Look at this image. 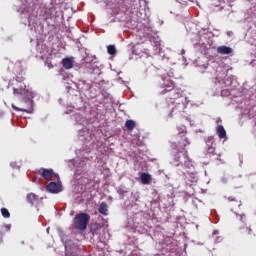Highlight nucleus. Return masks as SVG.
I'll list each match as a JSON object with an SVG mask.
<instances>
[{
	"instance_id": "nucleus-1",
	"label": "nucleus",
	"mask_w": 256,
	"mask_h": 256,
	"mask_svg": "<svg viewBox=\"0 0 256 256\" xmlns=\"http://www.w3.org/2000/svg\"><path fill=\"white\" fill-rule=\"evenodd\" d=\"M13 94L16 97H22L20 103H22L21 107L15 106L12 104V109L14 111H22L23 113H33V92L27 89V85L25 83L20 82L16 87L13 88Z\"/></svg>"
},
{
	"instance_id": "nucleus-2",
	"label": "nucleus",
	"mask_w": 256,
	"mask_h": 256,
	"mask_svg": "<svg viewBox=\"0 0 256 256\" xmlns=\"http://www.w3.org/2000/svg\"><path fill=\"white\" fill-rule=\"evenodd\" d=\"M177 143H172V149H177L176 159L179 161L183 159L184 161H190L189 154L187 151H183L187 145H190L189 138H187V127L184 125L177 126Z\"/></svg>"
},
{
	"instance_id": "nucleus-3",
	"label": "nucleus",
	"mask_w": 256,
	"mask_h": 256,
	"mask_svg": "<svg viewBox=\"0 0 256 256\" xmlns=\"http://www.w3.org/2000/svg\"><path fill=\"white\" fill-rule=\"evenodd\" d=\"M160 87L162 90V93H171L170 99H180L181 97V90L175 88V82L171 80V76H161L160 80Z\"/></svg>"
},
{
	"instance_id": "nucleus-4",
	"label": "nucleus",
	"mask_w": 256,
	"mask_h": 256,
	"mask_svg": "<svg viewBox=\"0 0 256 256\" xmlns=\"http://www.w3.org/2000/svg\"><path fill=\"white\" fill-rule=\"evenodd\" d=\"M89 221H91V216L88 213L76 214L73 220L74 229H77V231H86Z\"/></svg>"
},
{
	"instance_id": "nucleus-5",
	"label": "nucleus",
	"mask_w": 256,
	"mask_h": 256,
	"mask_svg": "<svg viewBox=\"0 0 256 256\" xmlns=\"http://www.w3.org/2000/svg\"><path fill=\"white\" fill-rule=\"evenodd\" d=\"M46 189H47V191H49V193H61V191H63L61 184H59L57 182H50L46 186Z\"/></svg>"
},
{
	"instance_id": "nucleus-6",
	"label": "nucleus",
	"mask_w": 256,
	"mask_h": 256,
	"mask_svg": "<svg viewBox=\"0 0 256 256\" xmlns=\"http://www.w3.org/2000/svg\"><path fill=\"white\" fill-rule=\"evenodd\" d=\"M178 99H174L173 103H175V106L172 108V113H182V111H185V103Z\"/></svg>"
},
{
	"instance_id": "nucleus-7",
	"label": "nucleus",
	"mask_w": 256,
	"mask_h": 256,
	"mask_svg": "<svg viewBox=\"0 0 256 256\" xmlns=\"http://www.w3.org/2000/svg\"><path fill=\"white\" fill-rule=\"evenodd\" d=\"M27 203L31 204L32 207H37L39 205V196H37L35 193H30L26 196Z\"/></svg>"
},
{
	"instance_id": "nucleus-8",
	"label": "nucleus",
	"mask_w": 256,
	"mask_h": 256,
	"mask_svg": "<svg viewBox=\"0 0 256 256\" xmlns=\"http://www.w3.org/2000/svg\"><path fill=\"white\" fill-rule=\"evenodd\" d=\"M38 173L43 177V179H46L47 181L53 179V170L51 169L40 168Z\"/></svg>"
},
{
	"instance_id": "nucleus-9",
	"label": "nucleus",
	"mask_w": 256,
	"mask_h": 256,
	"mask_svg": "<svg viewBox=\"0 0 256 256\" xmlns=\"http://www.w3.org/2000/svg\"><path fill=\"white\" fill-rule=\"evenodd\" d=\"M228 201L232 211L233 209H239V207H241V200L235 196H229Z\"/></svg>"
},
{
	"instance_id": "nucleus-10",
	"label": "nucleus",
	"mask_w": 256,
	"mask_h": 256,
	"mask_svg": "<svg viewBox=\"0 0 256 256\" xmlns=\"http://www.w3.org/2000/svg\"><path fill=\"white\" fill-rule=\"evenodd\" d=\"M140 179H141L142 185H150L151 182L153 181V177L151 176V174H149L147 172L141 173Z\"/></svg>"
},
{
	"instance_id": "nucleus-11",
	"label": "nucleus",
	"mask_w": 256,
	"mask_h": 256,
	"mask_svg": "<svg viewBox=\"0 0 256 256\" xmlns=\"http://www.w3.org/2000/svg\"><path fill=\"white\" fill-rule=\"evenodd\" d=\"M217 53L220 55H231V53H233V49L229 46H219L217 48Z\"/></svg>"
},
{
	"instance_id": "nucleus-12",
	"label": "nucleus",
	"mask_w": 256,
	"mask_h": 256,
	"mask_svg": "<svg viewBox=\"0 0 256 256\" xmlns=\"http://www.w3.org/2000/svg\"><path fill=\"white\" fill-rule=\"evenodd\" d=\"M216 133L219 139H227V131L225 130V127H223V125H218L216 127Z\"/></svg>"
},
{
	"instance_id": "nucleus-13",
	"label": "nucleus",
	"mask_w": 256,
	"mask_h": 256,
	"mask_svg": "<svg viewBox=\"0 0 256 256\" xmlns=\"http://www.w3.org/2000/svg\"><path fill=\"white\" fill-rule=\"evenodd\" d=\"M206 145L208 147V153H215V139L213 137L207 138Z\"/></svg>"
},
{
	"instance_id": "nucleus-14",
	"label": "nucleus",
	"mask_w": 256,
	"mask_h": 256,
	"mask_svg": "<svg viewBox=\"0 0 256 256\" xmlns=\"http://www.w3.org/2000/svg\"><path fill=\"white\" fill-rule=\"evenodd\" d=\"M62 65L64 69H73V59L66 57L62 59Z\"/></svg>"
},
{
	"instance_id": "nucleus-15",
	"label": "nucleus",
	"mask_w": 256,
	"mask_h": 256,
	"mask_svg": "<svg viewBox=\"0 0 256 256\" xmlns=\"http://www.w3.org/2000/svg\"><path fill=\"white\" fill-rule=\"evenodd\" d=\"M99 213H101V215H108V211H109V207L107 206V202H102L98 208Z\"/></svg>"
},
{
	"instance_id": "nucleus-16",
	"label": "nucleus",
	"mask_w": 256,
	"mask_h": 256,
	"mask_svg": "<svg viewBox=\"0 0 256 256\" xmlns=\"http://www.w3.org/2000/svg\"><path fill=\"white\" fill-rule=\"evenodd\" d=\"M99 229H101V224L94 223L90 227V233H92V235H95V233H97V231H99Z\"/></svg>"
},
{
	"instance_id": "nucleus-17",
	"label": "nucleus",
	"mask_w": 256,
	"mask_h": 256,
	"mask_svg": "<svg viewBox=\"0 0 256 256\" xmlns=\"http://www.w3.org/2000/svg\"><path fill=\"white\" fill-rule=\"evenodd\" d=\"M135 125V121L133 120H127L125 123V127L128 129V131H133V129H135Z\"/></svg>"
},
{
	"instance_id": "nucleus-18",
	"label": "nucleus",
	"mask_w": 256,
	"mask_h": 256,
	"mask_svg": "<svg viewBox=\"0 0 256 256\" xmlns=\"http://www.w3.org/2000/svg\"><path fill=\"white\" fill-rule=\"evenodd\" d=\"M107 52L109 55H117V48H115V45H109L107 47Z\"/></svg>"
},
{
	"instance_id": "nucleus-19",
	"label": "nucleus",
	"mask_w": 256,
	"mask_h": 256,
	"mask_svg": "<svg viewBox=\"0 0 256 256\" xmlns=\"http://www.w3.org/2000/svg\"><path fill=\"white\" fill-rule=\"evenodd\" d=\"M1 214L4 219H9V217H11V213H9L7 208H1Z\"/></svg>"
},
{
	"instance_id": "nucleus-20",
	"label": "nucleus",
	"mask_w": 256,
	"mask_h": 256,
	"mask_svg": "<svg viewBox=\"0 0 256 256\" xmlns=\"http://www.w3.org/2000/svg\"><path fill=\"white\" fill-rule=\"evenodd\" d=\"M133 147H141L143 145V141L139 140V138L132 139Z\"/></svg>"
},
{
	"instance_id": "nucleus-21",
	"label": "nucleus",
	"mask_w": 256,
	"mask_h": 256,
	"mask_svg": "<svg viewBox=\"0 0 256 256\" xmlns=\"http://www.w3.org/2000/svg\"><path fill=\"white\" fill-rule=\"evenodd\" d=\"M4 229H6V231H11V225L10 224L5 225Z\"/></svg>"
},
{
	"instance_id": "nucleus-22",
	"label": "nucleus",
	"mask_w": 256,
	"mask_h": 256,
	"mask_svg": "<svg viewBox=\"0 0 256 256\" xmlns=\"http://www.w3.org/2000/svg\"><path fill=\"white\" fill-rule=\"evenodd\" d=\"M47 67H48V69H53V65L51 64V62H47Z\"/></svg>"
},
{
	"instance_id": "nucleus-23",
	"label": "nucleus",
	"mask_w": 256,
	"mask_h": 256,
	"mask_svg": "<svg viewBox=\"0 0 256 256\" xmlns=\"http://www.w3.org/2000/svg\"><path fill=\"white\" fill-rule=\"evenodd\" d=\"M0 243H3V237L2 236L0 237Z\"/></svg>"
},
{
	"instance_id": "nucleus-24",
	"label": "nucleus",
	"mask_w": 256,
	"mask_h": 256,
	"mask_svg": "<svg viewBox=\"0 0 256 256\" xmlns=\"http://www.w3.org/2000/svg\"><path fill=\"white\" fill-rule=\"evenodd\" d=\"M241 221H243V216H241Z\"/></svg>"
},
{
	"instance_id": "nucleus-25",
	"label": "nucleus",
	"mask_w": 256,
	"mask_h": 256,
	"mask_svg": "<svg viewBox=\"0 0 256 256\" xmlns=\"http://www.w3.org/2000/svg\"><path fill=\"white\" fill-rule=\"evenodd\" d=\"M11 165V167H13V163L12 164H10Z\"/></svg>"
}]
</instances>
